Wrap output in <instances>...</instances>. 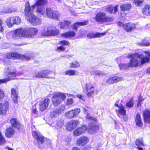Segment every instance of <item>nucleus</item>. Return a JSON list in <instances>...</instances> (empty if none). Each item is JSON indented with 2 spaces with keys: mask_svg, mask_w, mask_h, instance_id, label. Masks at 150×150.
<instances>
[{
  "mask_svg": "<svg viewBox=\"0 0 150 150\" xmlns=\"http://www.w3.org/2000/svg\"><path fill=\"white\" fill-rule=\"evenodd\" d=\"M87 31L86 30H81L80 32V35L81 37L83 36L86 35Z\"/></svg>",
  "mask_w": 150,
  "mask_h": 150,
  "instance_id": "obj_56",
  "label": "nucleus"
},
{
  "mask_svg": "<svg viewBox=\"0 0 150 150\" xmlns=\"http://www.w3.org/2000/svg\"><path fill=\"white\" fill-rule=\"evenodd\" d=\"M123 28L126 31H131L136 28L135 25L134 24L132 23H126L123 25Z\"/></svg>",
  "mask_w": 150,
  "mask_h": 150,
  "instance_id": "obj_22",
  "label": "nucleus"
},
{
  "mask_svg": "<svg viewBox=\"0 0 150 150\" xmlns=\"http://www.w3.org/2000/svg\"><path fill=\"white\" fill-rule=\"evenodd\" d=\"M113 8H114V13H115L116 12H117L118 10V6H115V7H113Z\"/></svg>",
  "mask_w": 150,
  "mask_h": 150,
  "instance_id": "obj_61",
  "label": "nucleus"
},
{
  "mask_svg": "<svg viewBox=\"0 0 150 150\" xmlns=\"http://www.w3.org/2000/svg\"><path fill=\"white\" fill-rule=\"evenodd\" d=\"M20 57V59H25L27 60H29L31 59V58L30 57L24 55H22L21 54Z\"/></svg>",
  "mask_w": 150,
  "mask_h": 150,
  "instance_id": "obj_54",
  "label": "nucleus"
},
{
  "mask_svg": "<svg viewBox=\"0 0 150 150\" xmlns=\"http://www.w3.org/2000/svg\"><path fill=\"white\" fill-rule=\"evenodd\" d=\"M50 71L48 70H42L36 73L35 76L38 78H50L48 75L50 74Z\"/></svg>",
  "mask_w": 150,
  "mask_h": 150,
  "instance_id": "obj_16",
  "label": "nucleus"
},
{
  "mask_svg": "<svg viewBox=\"0 0 150 150\" xmlns=\"http://www.w3.org/2000/svg\"><path fill=\"white\" fill-rule=\"evenodd\" d=\"M91 74L94 75H96L97 76H100L101 75L104 74V73L103 72L97 70H93L91 71Z\"/></svg>",
  "mask_w": 150,
  "mask_h": 150,
  "instance_id": "obj_43",
  "label": "nucleus"
},
{
  "mask_svg": "<svg viewBox=\"0 0 150 150\" xmlns=\"http://www.w3.org/2000/svg\"><path fill=\"white\" fill-rule=\"evenodd\" d=\"M47 29L46 30L45 28H43L42 29L41 32V35L43 36H48L47 34Z\"/></svg>",
  "mask_w": 150,
  "mask_h": 150,
  "instance_id": "obj_51",
  "label": "nucleus"
},
{
  "mask_svg": "<svg viewBox=\"0 0 150 150\" xmlns=\"http://www.w3.org/2000/svg\"><path fill=\"white\" fill-rule=\"evenodd\" d=\"M15 134V131L12 127L7 129L6 131V136L8 138L12 137Z\"/></svg>",
  "mask_w": 150,
  "mask_h": 150,
  "instance_id": "obj_31",
  "label": "nucleus"
},
{
  "mask_svg": "<svg viewBox=\"0 0 150 150\" xmlns=\"http://www.w3.org/2000/svg\"><path fill=\"white\" fill-rule=\"evenodd\" d=\"M15 10L13 9H12L8 8H5L1 10V12L4 13H9L14 12Z\"/></svg>",
  "mask_w": 150,
  "mask_h": 150,
  "instance_id": "obj_40",
  "label": "nucleus"
},
{
  "mask_svg": "<svg viewBox=\"0 0 150 150\" xmlns=\"http://www.w3.org/2000/svg\"><path fill=\"white\" fill-rule=\"evenodd\" d=\"M61 112V109L56 108L50 112V117L52 119H55L57 117Z\"/></svg>",
  "mask_w": 150,
  "mask_h": 150,
  "instance_id": "obj_21",
  "label": "nucleus"
},
{
  "mask_svg": "<svg viewBox=\"0 0 150 150\" xmlns=\"http://www.w3.org/2000/svg\"><path fill=\"white\" fill-rule=\"evenodd\" d=\"M88 138L86 136L80 137L77 140V144L78 145L84 146L88 142Z\"/></svg>",
  "mask_w": 150,
  "mask_h": 150,
  "instance_id": "obj_20",
  "label": "nucleus"
},
{
  "mask_svg": "<svg viewBox=\"0 0 150 150\" xmlns=\"http://www.w3.org/2000/svg\"><path fill=\"white\" fill-rule=\"evenodd\" d=\"M80 112V109L78 108L67 112L65 114V116L68 119L75 118Z\"/></svg>",
  "mask_w": 150,
  "mask_h": 150,
  "instance_id": "obj_11",
  "label": "nucleus"
},
{
  "mask_svg": "<svg viewBox=\"0 0 150 150\" xmlns=\"http://www.w3.org/2000/svg\"><path fill=\"white\" fill-rule=\"evenodd\" d=\"M117 113L120 117H123L124 120H127V118L126 115V111L124 109V107L122 105H119L118 109H117Z\"/></svg>",
  "mask_w": 150,
  "mask_h": 150,
  "instance_id": "obj_15",
  "label": "nucleus"
},
{
  "mask_svg": "<svg viewBox=\"0 0 150 150\" xmlns=\"http://www.w3.org/2000/svg\"><path fill=\"white\" fill-rule=\"evenodd\" d=\"M88 23V21H86L83 22L76 23H75L72 26V29L76 30L78 27L81 25H87Z\"/></svg>",
  "mask_w": 150,
  "mask_h": 150,
  "instance_id": "obj_36",
  "label": "nucleus"
},
{
  "mask_svg": "<svg viewBox=\"0 0 150 150\" xmlns=\"http://www.w3.org/2000/svg\"><path fill=\"white\" fill-rule=\"evenodd\" d=\"M86 119L89 120H92V118L91 117L89 113H87L86 117Z\"/></svg>",
  "mask_w": 150,
  "mask_h": 150,
  "instance_id": "obj_60",
  "label": "nucleus"
},
{
  "mask_svg": "<svg viewBox=\"0 0 150 150\" xmlns=\"http://www.w3.org/2000/svg\"><path fill=\"white\" fill-rule=\"evenodd\" d=\"M8 71V77L3 79H0V84L5 83L9 81L15 79V76L16 75L21 76L23 74L22 72L16 73V69L13 67H10L7 68Z\"/></svg>",
  "mask_w": 150,
  "mask_h": 150,
  "instance_id": "obj_4",
  "label": "nucleus"
},
{
  "mask_svg": "<svg viewBox=\"0 0 150 150\" xmlns=\"http://www.w3.org/2000/svg\"><path fill=\"white\" fill-rule=\"evenodd\" d=\"M75 35V33L74 32L71 31L62 34L61 36L65 38H71L74 37Z\"/></svg>",
  "mask_w": 150,
  "mask_h": 150,
  "instance_id": "obj_26",
  "label": "nucleus"
},
{
  "mask_svg": "<svg viewBox=\"0 0 150 150\" xmlns=\"http://www.w3.org/2000/svg\"><path fill=\"white\" fill-rule=\"evenodd\" d=\"M59 33V30L54 28L49 27L47 28V34L48 36H55L58 35Z\"/></svg>",
  "mask_w": 150,
  "mask_h": 150,
  "instance_id": "obj_23",
  "label": "nucleus"
},
{
  "mask_svg": "<svg viewBox=\"0 0 150 150\" xmlns=\"http://www.w3.org/2000/svg\"><path fill=\"white\" fill-rule=\"evenodd\" d=\"M135 143L138 146H144L143 141L142 138L137 139Z\"/></svg>",
  "mask_w": 150,
  "mask_h": 150,
  "instance_id": "obj_45",
  "label": "nucleus"
},
{
  "mask_svg": "<svg viewBox=\"0 0 150 150\" xmlns=\"http://www.w3.org/2000/svg\"><path fill=\"white\" fill-rule=\"evenodd\" d=\"M146 56L142 54L135 53L128 55V57L130 58V62L128 63V67H137L139 64L142 65L150 60V52L148 51L144 52Z\"/></svg>",
  "mask_w": 150,
  "mask_h": 150,
  "instance_id": "obj_2",
  "label": "nucleus"
},
{
  "mask_svg": "<svg viewBox=\"0 0 150 150\" xmlns=\"http://www.w3.org/2000/svg\"><path fill=\"white\" fill-rule=\"evenodd\" d=\"M46 14L47 16L50 18H53L57 20H59V18L60 14L56 11H54L51 8H48L46 9Z\"/></svg>",
  "mask_w": 150,
  "mask_h": 150,
  "instance_id": "obj_7",
  "label": "nucleus"
},
{
  "mask_svg": "<svg viewBox=\"0 0 150 150\" xmlns=\"http://www.w3.org/2000/svg\"><path fill=\"white\" fill-rule=\"evenodd\" d=\"M66 98V96L63 93H58L53 94L52 99L53 103L55 106L59 104L62 100H63Z\"/></svg>",
  "mask_w": 150,
  "mask_h": 150,
  "instance_id": "obj_6",
  "label": "nucleus"
},
{
  "mask_svg": "<svg viewBox=\"0 0 150 150\" xmlns=\"http://www.w3.org/2000/svg\"><path fill=\"white\" fill-rule=\"evenodd\" d=\"M135 121L136 125L137 126L139 127H141L143 125V123L142 121L140 114L139 113L137 114L135 118Z\"/></svg>",
  "mask_w": 150,
  "mask_h": 150,
  "instance_id": "obj_35",
  "label": "nucleus"
},
{
  "mask_svg": "<svg viewBox=\"0 0 150 150\" xmlns=\"http://www.w3.org/2000/svg\"><path fill=\"white\" fill-rule=\"evenodd\" d=\"M113 10V7L110 6L106 8L105 9V11L108 12L109 13H112Z\"/></svg>",
  "mask_w": 150,
  "mask_h": 150,
  "instance_id": "obj_52",
  "label": "nucleus"
},
{
  "mask_svg": "<svg viewBox=\"0 0 150 150\" xmlns=\"http://www.w3.org/2000/svg\"><path fill=\"white\" fill-rule=\"evenodd\" d=\"M4 93L3 91L1 89H0V100L4 98Z\"/></svg>",
  "mask_w": 150,
  "mask_h": 150,
  "instance_id": "obj_55",
  "label": "nucleus"
},
{
  "mask_svg": "<svg viewBox=\"0 0 150 150\" xmlns=\"http://www.w3.org/2000/svg\"><path fill=\"white\" fill-rule=\"evenodd\" d=\"M94 18L97 22L100 23L111 21L113 20V19L112 17L106 16L105 13L103 12L97 13Z\"/></svg>",
  "mask_w": 150,
  "mask_h": 150,
  "instance_id": "obj_5",
  "label": "nucleus"
},
{
  "mask_svg": "<svg viewBox=\"0 0 150 150\" xmlns=\"http://www.w3.org/2000/svg\"><path fill=\"white\" fill-rule=\"evenodd\" d=\"M88 132L90 134H93L96 131L98 130V127L96 125L95 123H92L90 124L87 129Z\"/></svg>",
  "mask_w": 150,
  "mask_h": 150,
  "instance_id": "obj_19",
  "label": "nucleus"
},
{
  "mask_svg": "<svg viewBox=\"0 0 150 150\" xmlns=\"http://www.w3.org/2000/svg\"><path fill=\"white\" fill-rule=\"evenodd\" d=\"M77 97L80 99L82 101H84L85 100L84 97L80 95H77Z\"/></svg>",
  "mask_w": 150,
  "mask_h": 150,
  "instance_id": "obj_59",
  "label": "nucleus"
},
{
  "mask_svg": "<svg viewBox=\"0 0 150 150\" xmlns=\"http://www.w3.org/2000/svg\"><path fill=\"white\" fill-rule=\"evenodd\" d=\"M32 112L33 114H37L38 111L36 109V105H34L32 106Z\"/></svg>",
  "mask_w": 150,
  "mask_h": 150,
  "instance_id": "obj_53",
  "label": "nucleus"
},
{
  "mask_svg": "<svg viewBox=\"0 0 150 150\" xmlns=\"http://www.w3.org/2000/svg\"><path fill=\"white\" fill-rule=\"evenodd\" d=\"M60 44L62 45V46H60L58 47L57 50V51L58 52L62 51L65 50V48L63 47V46L65 45H68L69 44V42L67 41L63 40L59 42Z\"/></svg>",
  "mask_w": 150,
  "mask_h": 150,
  "instance_id": "obj_32",
  "label": "nucleus"
},
{
  "mask_svg": "<svg viewBox=\"0 0 150 150\" xmlns=\"http://www.w3.org/2000/svg\"><path fill=\"white\" fill-rule=\"evenodd\" d=\"M7 25L9 27H11L14 24V22L12 21V17H8L6 21Z\"/></svg>",
  "mask_w": 150,
  "mask_h": 150,
  "instance_id": "obj_39",
  "label": "nucleus"
},
{
  "mask_svg": "<svg viewBox=\"0 0 150 150\" xmlns=\"http://www.w3.org/2000/svg\"><path fill=\"white\" fill-rule=\"evenodd\" d=\"M138 44L141 46H149L150 45V43L146 40H144L142 42H138Z\"/></svg>",
  "mask_w": 150,
  "mask_h": 150,
  "instance_id": "obj_47",
  "label": "nucleus"
},
{
  "mask_svg": "<svg viewBox=\"0 0 150 150\" xmlns=\"http://www.w3.org/2000/svg\"><path fill=\"white\" fill-rule=\"evenodd\" d=\"M46 144L47 145H50L51 144V141L49 139L47 140H46Z\"/></svg>",
  "mask_w": 150,
  "mask_h": 150,
  "instance_id": "obj_63",
  "label": "nucleus"
},
{
  "mask_svg": "<svg viewBox=\"0 0 150 150\" xmlns=\"http://www.w3.org/2000/svg\"><path fill=\"white\" fill-rule=\"evenodd\" d=\"M76 71L69 69L65 71V74L66 75L69 76H73L76 75Z\"/></svg>",
  "mask_w": 150,
  "mask_h": 150,
  "instance_id": "obj_42",
  "label": "nucleus"
},
{
  "mask_svg": "<svg viewBox=\"0 0 150 150\" xmlns=\"http://www.w3.org/2000/svg\"><path fill=\"white\" fill-rule=\"evenodd\" d=\"M11 97L13 101L16 103H18V96L16 91L14 88H12L11 90Z\"/></svg>",
  "mask_w": 150,
  "mask_h": 150,
  "instance_id": "obj_27",
  "label": "nucleus"
},
{
  "mask_svg": "<svg viewBox=\"0 0 150 150\" xmlns=\"http://www.w3.org/2000/svg\"><path fill=\"white\" fill-rule=\"evenodd\" d=\"M85 93L88 96H92L94 94L95 91V87L91 83H86L85 87Z\"/></svg>",
  "mask_w": 150,
  "mask_h": 150,
  "instance_id": "obj_9",
  "label": "nucleus"
},
{
  "mask_svg": "<svg viewBox=\"0 0 150 150\" xmlns=\"http://www.w3.org/2000/svg\"><path fill=\"white\" fill-rule=\"evenodd\" d=\"M79 123L78 120H71L69 122L67 126V129L69 131H70L75 128Z\"/></svg>",
  "mask_w": 150,
  "mask_h": 150,
  "instance_id": "obj_18",
  "label": "nucleus"
},
{
  "mask_svg": "<svg viewBox=\"0 0 150 150\" xmlns=\"http://www.w3.org/2000/svg\"><path fill=\"white\" fill-rule=\"evenodd\" d=\"M87 129V127L85 125H82L74 130L73 132V134L75 136H79L84 133Z\"/></svg>",
  "mask_w": 150,
  "mask_h": 150,
  "instance_id": "obj_17",
  "label": "nucleus"
},
{
  "mask_svg": "<svg viewBox=\"0 0 150 150\" xmlns=\"http://www.w3.org/2000/svg\"><path fill=\"white\" fill-rule=\"evenodd\" d=\"M80 65L77 62H74L70 64V67L71 68H76L79 67Z\"/></svg>",
  "mask_w": 150,
  "mask_h": 150,
  "instance_id": "obj_48",
  "label": "nucleus"
},
{
  "mask_svg": "<svg viewBox=\"0 0 150 150\" xmlns=\"http://www.w3.org/2000/svg\"><path fill=\"white\" fill-rule=\"evenodd\" d=\"M3 25V21L2 20L0 19V32H3L4 28Z\"/></svg>",
  "mask_w": 150,
  "mask_h": 150,
  "instance_id": "obj_57",
  "label": "nucleus"
},
{
  "mask_svg": "<svg viewBox=\"0 0 150 150\" xmlns=\"http://www.w3.org/2000/svg\"><path fill=\"white\" fill-rule=\"evenodd\" d=\"M6 142L5 138L2 135L1 132H0V145L5 144Z\"/></svg>",
  "mask_w": 150,
  "mask_h": 150,
  "instance_id": "obj_49",
  "label": "nucleus"
},
{
  "mask_svg": "<svg viewBox=\"0 0 150 150\" xmlns=\"http://www.w3.org/2000/svg\"><path fill=\"white\" fill-rule=\"evenodd\" d=\"M105 32L102 33H97L96 34L91 33L87 35V37L90 38H98L100 37L101 36H103L105 35Z\"/></svg>",
  "mask_w": 150,
  "mask_h": 150,
  "instance_id": "obj_37",
  "label": "nucleus"
},
{
  "mask_svg": "<svg viewBox=\"0 0 150 150\" xmlns=\"http://www.w3.org/2000/svg\"><path fill=\"white\" fill-rule=\"evenodd\" d=\"M134 104V101L131 98L129 100H127L126 106L129 108L132 107Z\"/></svg>",
  "mask_w": 150,
  "mask_h": 150,
  "instance_id": "obj_44",
  "label": "nucleus"
},
{
  "mask_svg": "<svg viewBox=\"0 0 150 150\" xmlns=\"http://www.w3.org/2000/svg\"><path fill=\"white\" fill-rule=\"evenodd\" d=\"M38 31V30L34 28H19L8 33L6 37L8 38H12L14 40L18 39L21 37H31L37 34Z\"/></svg>",
  "mask_w": 150,
  "mask_h": 150,
  "instance_id": "obj_1",
  "label": "nucleus"
},
{
  "mask_svg": "<svg viewBox=\"0 0 150 150\" xmlns=\"http://www.w3.org/2000/svg\"><path fill=\"white\" fill-rule=\"evenodd\" d=\"M9 108V104L8 101H5L0 103V115H6Z\"/></svg>",
  "mask_w": 150,
  "mask_h": 150,
  "instance_id": "obj_10",
  "label": "nucleus"
},
{
  "mask_svg": "<svg viewBox=\"0 0 150 150\" xmlns=\"http://www.w3.org/2000/svg\"><path fill=\"white\" fill-rule=\"evenodd\" d=\"M133 3L137 6H141L143 5V1L140 0H134Z\"/></svg>",
  "mask_w": 150,
  "mask_h": 150,
  "instance_id": "obj_46",
  "label": "nucleus"
},
{
  "mask_svg": "<svg viewBox=\"0 0 150 150\" xmlns=\"http://www.w3.org/2000/svg\"><path fill=\"white\" fill-rule=\"evenodd\" d=\"M72 150H81L79 148L76 147H74L72 149Z\"/></svg>",
  "mask_w": 150,
  "mask_h": 150,
  "instance_id": "obj_64",
  "label": "nucleus"
},
{
  "mask_svg": "<svg viewBox=\"0 0 150 150\" xmlns=\"http://www.w3.org/2000/svg\"><path fill=\"white\" fill-rule=\"evenodd\" d=\"M132 6V5L130 4L126 3L121 5L120 8L121 11H128L130 9Z\"/></svg>",
  "mask_w": 150,
  "mask_h": 150,
  "instance_id": "obj_29",
  "label": "nucleus"
},
{
  "mask_svg": "<svg viewBox=\"0 0 150 150\" xmlns=\"http://www.w3.org/2000/svg\"><path fill=\"white\" fill-rule=\"evenodd\" d=\"M32 135L33 137L38 141V143L37 144V146L39 148H42L40 144H42L44 142V138L42 135L41 134L38 133L36 131H34L32 132Z\"/></svg>",
  "mask_w": 150,
  "mask_h": 150,
  "instance_id": "obj_14",
  "label": "nucleus"
},
{
  "mask_svg": "<svg viewBox=\"0 0 150 150\" xmlns=\"http://www.w3.org/2000/svg\"><path fill=\"white\" fill-rule=\"evenodd\" d=\"M117 25L120 26L121 27L122 26L123 27V25H124V24H123L121 22H118L117 23Z\"/></svg>",
  "mask_w": 150,
  "mask_h": 150,
  "instance_id": "obj_62",
  "label": "nucleus"
},
{
  "mask_svg": "<svg viewBox=\"0 0 150 150\" xmlns=\"http://www.w3.org/2000/svg\"><path fill=\"white\" fill-rule=\"evenodd\" d=\"M64 120L63 118H60L53 121L51 125L52 127L57 129H59L62 127L64 125Z\"/></svg>",
  "mask_w": 150,
  "mask_h": 150,
  "instance_id": "obj_12",
  "label": "nucleus"
},
{
  "mask_svg": "<svg viewBox=\"0 0 150 150\" xmlns=\"http://www.w3.org/2000/svg\"><path fill=\"white\" fill-rule=\"evenodd\" d=\"M25 6L24 11L27 20L34 25L40 24L41 22V19L32 13L33 10L31 8L28 2H26Z\"/></svg>",
  "mask_w": 150,
  "mask_h": 150,
  "instance_id": "obj_3",
  "label": "nucleus"
},
{
  "mask_svg": "<svg viewBox=\"0 0 150 150\" xmlns=\"http://www.w3.org/2000/svg\"><path fill=\"white\" fill-rule=\"evenodd\" d=\"M143 116L144 121L150 123V111L145 110L143 112Z\"/></svg>",
  "mask_w": 150,
  "mask_h": 150,
  "instance_id": "obj_28",
  "label": "nucleus"
},
{
  "mask_svg": "<svg viewBox=\"0 0 150 150\" xmlns=\"http://www.w3.org/2000/svg\"><path fill=\"white\" fill-rule=\"evenodd\" d=\"M47 3V1L46 0H39L34 4L31 7L30 6V8L32 9L33 10L36 7L42 6L46 4Z\"/></svg>",
  "mask_w": 150,
  "mask_h": 150,
  "instance_id": "obj_30",
  "label": "nucleus"
},
{
  "mask_svg": "<svg viewBox=\"0 0 150 150\" xmlns=\"http://www.w3.org/2000/svg\"><path fill=\"white\" fill-rule=\"evenodd\" d=\"M122 78L121 77L115 76L110 78L107 79L106 82L108 83H113L122 80Z\"/></svg>",
  "mask_w": 150,
  "mask_h": 150,
  "instance_id": "obj_25",
  "label": "nucleus"
},
{
  "mask_svg": "<svg viewBox=\"0 0 150 150\" xmlns=\"http://www.w3.org/2000/svg\"><path fill=\"white\" fill-rule=\"evenodd\" d=\"M21 54H19L16 53H10L7 54L6 55V59H4L3 62L6 65H8L10 64L9 59H21Z\"/></svg>",
  "mask_w": 150,
  "mask_h": 150,
  "instance_id": "obj_8",
  "label": "nucleus"
},
{
  "mask_svg": "<svg viewBox=\"0 0 150 150\" xmlns=\"http://www.w3.org/2000/svg\"><path fill=\"white\" fill-rule=\"evenodd\" d=\"M12 21L14 22V24H18L21 21V19L18 16L12 17Z\"/></svg>",
  "mask_w": 150,
  "mask_h": 150,
  "instance_id": "obj_41",
  "label": "nucleus"
},
{
  "mask_svg": "<svg viewBox=\"0 0 150 150\" xmlns=\"http://www.w3.org/2000/svg\"><path fill=\"white\" fill-rule=\"evenodd\" d=\"M50 102V100L47 98L42 99L39 102V108L40 110L43 111L47 108Z\"/></svg>",
  "mask_w": 150,
  "mask_h": 150,
  "instance_id": "obj_13",
  "label": "nucleus"
},
{
  "mask_svg": "<svg viewBox=\"0 0 150 150\" xmlns=\"http://www.w3.org/2000/svg\"><path fill=\"white\" fill-rule=\"evenodd\" d=\"M37 7L36 12L38 16L43 15L45 13V8L41 6H36Z\"/></svg>",
  "mask_w": 150,
  "mask_h": 150,
  "instance_id": "obj_38",
  "label": "nucleus"
},
{
  "mask_svg": "<svg viewBox=\"0 0 150 150\" xmlns=\"http://www.w3.org/2000/svg\"><path fill=\"white\" fill-rule=\"evenodd\" d=\"M128 64H120L119 65V66L120 69H127L128 67H128Z\"/></svg>",
  "mask_w": 150,
  "mask_h": 150,
  "instance_id": "obj_50",
  "label": "nucleus"
},
{
  "mask_svg": "<svg viewBox=\"0 0 150 150\" xmlns=\"http://www.w3.org/2000/svg\"><path fill=\"white\" fill-rule=\"evenodd\" d=\"M73 102L74 101L73 99L71 98H69L67 100V103L68 105H70L72 104Z\"/></svg>",
  "mask_w": 150,
  "mask_h": 150,
  "instance_id": "obj_58",
  "label": "nucleus"
},
{
  "mask_svg": "<svg viewBox=\"0 0 150 150\" xmlns=\"http://www.w3.org/2000/svg\"><path fill=\"white\" fill-rule=\"evenodd\" d=\"M61 29H68L71 26V23L69 21H63L60 22L59 24Z\"/></svg>",
  "mask_w": 150,
  "mask_h": 150,
  "instance_id": "obj_24",
  "label": "nucleus"
},
{
  "mask_svg": "<svg viewBox=\"0 0 150 150\" xmlns=\"http://www.w3.org/2000/svg\"><path fill=\"white\" fill-rule=\"evenodd\" d=\"M10 121L12 126L17 128L18 129L20 128L21 125L17 121L16 119L15 118L12 119Z\"/></svg>",
  "mask_w": 150,
  "mask_h": 150,
  "instance_id": "obj_33",
  "label": "nucleus"
},
{
  "mask_svg": "<svg viewBox=\"0 0 150 150\" xmlns=\"http://www.w3.org/2000/svg\"><path fill=\"white\" fill-rule=\"evenodd\" d=\"M142 12L144 15L150 16V6L149 5H145L142 9Z\"/></svg>",
  "mask_w": 150,
  "mask_h": 150,
  "instance_id": "obj_34",
  "label": "nucleus"
}]
</instances>
